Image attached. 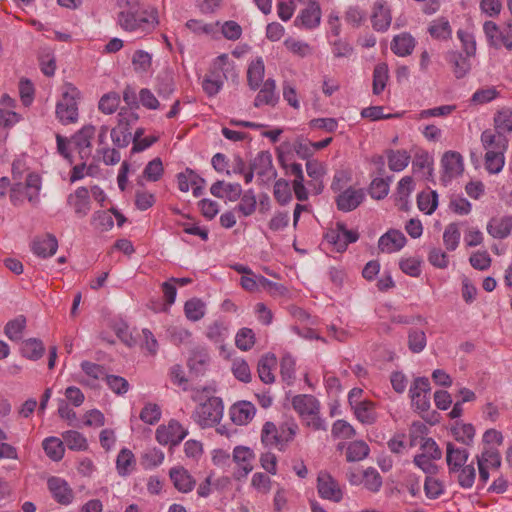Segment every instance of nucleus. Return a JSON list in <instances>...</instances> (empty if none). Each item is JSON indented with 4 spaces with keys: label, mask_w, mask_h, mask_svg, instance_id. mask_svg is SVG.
I'll use <instances>...</instances> for the list:
<instances>
[{
    "label": "nucleus",
    "mask_w": 512,
    "mask_h": 512,
    "mask_svg": "<svg viewBox=\"0 0 512 512\" xmlns=\"http://www.w3.org/2000/svg\"><path fill=\"white\" fill-rule=\"evenodd\" d=\"M299 432V426L294 419L282 422L279 425L271 421L263 424L261 429V443L265 447L276 448L284 452L294 441Z\"/></svg>",
    "instance_id": "f257e3e1"
},
{
    "label": "nucleus",
    "mask_w": 512,
    "mask_h": 512,
    "mask_svg": "<svg viewBox=\"0 0 512 512\" xmlns=\"http://www.w3.org/2000/svg\"><path fill=\"white\" fill-rule=\"evenodd\" d=\"M117 20L120 27L125 31L148 33L154 30L158 24V12L154 8L121 11Z\"/></svg>",
    "instance_id": "f03ea898"
},
{
    "label": "nucleus",
    "mask_w": 512,
    "mask_h": 512,
    "mask_svg": "<svg viewBox=\"0 0 512 512\" xmlns=\"http://www.w3.org/2000/svg\"><path fill=\"white\" fill-rule=\"evenodd\" d=\"M223 411L224 406L221 398L210 397L196 408L192 417L202 428L213 427L221 421Z\"/></svg>",
    "instance_id": "7ed1b4c3"
},
{
    "label": "nucleus",
    "mask_w": 512,
    "mask_h": 512,
    "mask_svg": "<svg viewBox=\"0 0 512 512\" xmlns=\"http://www.w3.org/2000/svg\"><path fill=\"white\" fill-rule=\"evenodd\" d=\"M77 91L71 89L62 94L56 105V117L63 125L76 123L78 120Z\"/></svg>",
    "instance_id": "20e7f679"
},
{
    "label": "nucleus",
    "mask_w": 512,
    "mask_h": 512,
    "mask_svg": "<svg viewBox=\"0 0 512 512\" xmlns=\"http://www.w3.org/2000/svg\"><path fill=\"white\" fill-rule=\"evenodd\" d=\"M255 460L254 451L247 446H236L232 452V462L236 465V470L233 474L234 478L240 480L247 477L252 472Z\"/></svg>",
    "instance_id": "39448f33"
},
{
    "label": "nucleus",
    "mask_w": 512,
    "mask_h": 512,
    "mask_svg": "<svg viewBox=\"0 0 512 512\" xmlns=\"http://www.w3.org/2000/svg\"><path fill=\"white\" fill-rule=\"evenodd\" d=\"M188 434L186 428H184L177 420H170L167 425H160L156 429V440L161 445H178Z\"/></svg>",
    "instance_id": "423d86ee"
},
{
    "label": "nucleus",
    "mask_w": 512,
    "mask_h": 512,
    "mask_svg": "<svg viewBox=\"0 0 512 512\" xmlns=\"http://www.w3.org/2000/svg\"><path fill=\"white\" fill-rule=\"evenodd\" d=\"M430 382L426 377L416 378L409 390L413 407L420 412H426L430 408Z\"/></svg>",
    "instance_id": "0eeeda50"
},
{
    "label": "nucleus",
    "mask_w": 512,
    "mask_h": 512,
    "mask_svg": "<svg viewBox=\"0 0 512 512\" xmlns=\"http://www.w3.org/2000/svg\"><path fill=\"white\" fill-rule=\"evenodd\" d=\"M252 170H255L261 184H268L277 176V171L273 166L272 155L269 151H261L251 162Z\"/></svg>",
    "instance_id": "6e6552de"
},
{
    "label": "nucleus",
    "mask_w": 512,
    "mask_h": 512,
    "mask_svg": "<svg viewBox=\"0 0 512 512\" xmlns=\"http://www.w3.org/2000/svg\"><path fill=\"white\" fill-rule=\"evenodd\" d=\"M317 491L321 498L335 503L343 499V492L339 483L326 471L318 473Z\"/></svg>",
    "instance_id": "1a4fd4ad"
},
{
    "label": "nucleus",
    "mask_w": 512,
    "mask_h": 512,
    "mask_svg": "<svg viewBox=\"0 0 512 512\" xmlns=\"http://www.w3.org/2000/svg\"><path fill=\"white\" fill-rule=\"evenodd\" d=\"M441 164L443 168V175L441 180L447 184L453 178L459 176L464 169L463 158L460 153L455 151L445 152Z\"/></svg>",
    "instance_id": "9d476101"
},
{
    "label": "nucleus",
    "mask_w": 512,
    "mask_h": 512,
    "mask_svg": "<svg viewBox=\"0 0 512 512\" xmlns=\"http://www.w3.org/2000/svg\"><path fill=\"white\" fill-rule=\"evenodd\" d=\"M47 486L53 499L57 503L61 505H69L73 502V490L64 479L52 476L48 479Z\"/></svg>",
    "instance_id": "9b49d317"
},
{
    "label": "nucleus",
    "mask_w": 512,
    "mask_h": 512,
    "mask_svg": "<svg viewBox=\"0 0 512 512\" xmlns=\"http://www.w3.org/2000/svg\"><path fill=\"white\" fill-rule=\"evenodd\" d=\"M96 133V128L93 125L83 126L72 138L78 154L82 160H87L92 153L91 141Z\"/></svg>",
    "instance_id": "f8f14e48"
},
{
    "label": "nucleus",
    "mask_w": 512,
    "mask_h": 512,
    "mask_svg": "<svg viewBox=\"0 0 512 512\" xmlns=\"http://www.w3.org/2000/svg\"><path fill=\"white\" fill-rule=\"evenodd\" d=\"M365 193L363 189L349 187L336 197L338 210L350 212L355 210L364 200Z\"/></svg>",
    "instance_id": "ddd939ff"
},
{
    "label": "nucleus",
    "mask_w": 512,
    "mask_h": 512,
    "mask_svg": "<svg viewBox=\"0 0 512 512\" xmlns=\"http://www.w3.org/2000/svg\"><path fill=\"white\" fill-rule=\"evenodd\" d=\"M407 242L405 235L396 229H390L378 240V249L383 253H394L401 250Z\"/></svg>",
    "instance_id": "4468645a"
},
{
    "label": "nucleus",
    "mask_w": 512,
    "mask_h": 512,
    "mask_svg": "<svg viewBox=\"0 0 512 512\" xmlns=\"http://www.w3.org/2000/svg\"><path fill=\"white\" fill-rule=\"evenodd\" d=\"M67 204L78 217H85L91 210L89 190L86 187H78L74 193L68 195Z\"/></svg>",
    "instance_id": "2eb2a0df"
},
{
    "label": "nucleus",
    "mask_w": 512,
    "mask_h": 512,
    "mask_svg": "<svg viewBox=\"0 0 512 512\" xmlns=\"http://www.w3.org/2000/svg\"><path fill=\"white\" fill-rule=\"evenodd\" d=\"M469 458V452L466 448L458 447L448 442L446 445V462L449 473H455L466 464Z\"/></svg>",
    "instance_id": "dca6fc26"
},
{
    "label": "nucleus",
    "mask_w": 512,
    "mask_h": 512,
    "mask_svg": "<svg viewBox=\"0 0 512 512\" xmlns=\"http://www.w3.org/2000/svg\"><path fill=\"white\" fill-rule=\"evenodd\" d=\"M391 20V12L386 2L383 0H377L374 3L371 15L373 28L376 31L384 32L390 27Z\"/></svg>",
    "instance_id": "f3484780"
},
{
    "label": "nucleus",
    "mask_w": 512,
    "mask_h": 512,
    "mask_svg": "<svg viewBox=\"0 0 512 512\" xmlns=\"http://www.w3.org/2000/svg\"><path fill=\"white\" fill-rule=\"evenodd\" d=\"M254 99V106L259 108L264 105L276 106L279 101V95L276 92V82L272 78H268L261 86Z\"/></svg>",
    "instance_id": "a211bd4d"
},
{
    "label": "nucleus",
    "mask_w": 512,
    "mask_h": 512,
    "mask_svg": "<svg viewBox=\"0 0 512 512\" xmlns=\"http://www.w3.org/2000/svg\"><path fill=\"white\" fill-rule=\"evenodd\" d=\"M486 230L495 239H505L512 231V215L491 218Z\"/></svg>",
    "instance_id": "6ab92c4d"
},
{
    "label": "nucleus",
    "mask_w": 512,
    "mask_h": 512,
    "mask_svg": "<svg viewBox=\"0 0 512 512\" xmlns=\"http://www.w3.org/2000/svg\"><path fill=\"white\" fill-rule=\"evenodd\" d=\"M481 143L486 152H505L508 147L507 137L491 129H487L482 132Z\"/></svg>",
    "instance_id": "aec40b11"
},
{
    "label": "nucleus",
    "mask_w": 512,
    "mask_h": 512,
    "mask_svg": "<svg viewBox=\"0 0 512 512\" xmlns=\"http://www.w3.org/2000/svg\"><path fill=\"white\" fill-rule=\"evenodd\" d=\"M170 479L174 487L182 493L191 492L195 485L196 480L184 467H174L170 470Z\"/></svg>",
    "instance_id": "412c9836"
},
{
    "label": "nucleus",
    "mask_w": 512,
    "mask_h": 512,
    "mask_svg": "<svg viewBox=\"0 0 512 512\" xmlns=\"http://www.w3.org/2000/svg\"><path fill=\"white\" fill-rule=\"evenodd\" d=\"M255 407L247 401L238 402L231 406L229 415L233 423L236 425H246L255 416Z\"/></svg>",
    "instance_id": "4be33fe9"
},
{
    "label": "nucleus",
    "mask_w": 512,
    "mask_h": 512,
    "mask_svg": "<svg viewBox=\"0 0 512 512\" xmlns=\"http://www.w3.org/2000/svg\"><path fill=\"white\" fill-rule=\"evenodd\" d=\"M58 248V241L52 234L36 237L32 242V251L35 255L47 258L53 256Z\"/></svg>",
    "instance_id": "5701e85b"
},
{
    "label": "nucleus",
    "mask_w": 512,
    "mask_h": 512,
    "mask_svg": "<svg viewBox=\"0 0 512 512\" xmlns=\"http://www.w3.org/2000/svg\"><path fill=\"white\" fill-rule=\"evenodd\" d=\"M291 404L299 417L303 415H311L314 411L320 410L321 408L319 400L315 396L308 394H299L294 396Z\"/></svg>",
    "instance_id": "b1692460"
},
{
    "label": "nucleus",
    "mask_w": 512,
    "mask_h": 512,
    "mask_svg": "<svg viewBox=\"0 0 512 512\" xmlns=\"http://www.w3.org/2000/svg\"><path fill=\"white\" fill-rule=\"evenodd\" d=\"M230 70H233V62L230 61L227 54H221L213 60L205 76L211 79H218L224 84Z\"/></svg>",
    "instance_id": "393cba45"
},
{
    "label": "nucleus",
    "mask_w": 512,
    "mask_h": 512,
    "mask_svg": "<svg viewBox=\"0 0 512 512\" xmlns=\"http://www.w3.org/2000/svg\"><path fill=\"white\" fill-rule=\"evenodd\" d=\"M415 46V38L407 32L395 35L391 42L392 52L399 57H406L411 55Z\"/></svg>",
    "instance_id": "a878e982"
},
{
    "label": "nucleus",
    "mask_w": 512,
    "mask_h": 512,
    "mask_svg": "<svg viewBox=\"0 0 512 512\" xmlns=\"http://www.w3.org/2000/svg\"><path fill=\"white\" fill-rule=\"evenodd\" d=\"M384 154L388 167L393 172L403 171L411 160L410 153L405 149H387Z\"/></svg>",
    "instance_id": "bb28decb"
},
{
    "label": "nucleus",
    "mask_w": 512,
    "mask_h": 512,
    "mask_svg": "<svg viewBox=\"0 0 512 512\" xmlns=\"http://www.w3.org/2000/svg\"><path fill=\"white\" fill-rule=\"evenodd\" d=\"M265 65L261 57L252 60L247 69V82L252 90H257L265 82Z\"/></svg>",
    "instance_id": "cd10ccee"
},
{
    "label": "nucleus",
    "mask_w": 512,
    "mask_h": 512,
    "mask_svg": "<svg viewBox=\"0 0 512 512\" xmlns=\"http://www.w3.org/2000/svg\"><path fill=\"white\" fill-rule=\"evenodd\" d=\"M451 434L456 441L471 446L474 442L475 428L470 423L456 421L451 427Z\"/></svg>",
    "instance_id": "c85d7f7f"
},
{
    "label": "nucleus",
    "mask_w": 512,
    "mask_h": 512,
    "mask_svg": "<svg viewBox=\"0 0 512 512\" xmlns=\"http://www.w3.org/2000/svg\"><path fill=\"white\" fill-rule=\"evenodd\" d=\"M470 56L459 52H450L447 61L452 65L453 73L457 79L464 78L471 69Z\"/></svg>",
    "instance_id": "c756f323"
},
{
    "label": "nucleus",
    "mask_w": 512,
    "mask_h": 512,
    "mask_svg": "<svg viewBox=\"0 0 512 512\" xmlns=\"http://www.w3.org/2000/svg\"><path fill=\"white\" fill-rule=\"evenodd\" d=\"M277 365V359L273 354L263 355L258 362V375L262 382L271 384L275 381L273 370Z\"/></svg>",
    "instance_id": "7c9ffc66"
},
{
    "label": "nucleus",
    "mask_w": 512,
    "mask_h": 512,
    "mask_svg": "<svg viewBox=\"0 0 512 512\" xmlns=\"http://www.w3.org/2000/svg\"><path fill=\"white\" fill-rule=\"evenodd\" d=\"M356 419L362 424L371 425L376 422L377 413L374 402L364 400L352 408Z\"/></svg>",
    "instance_id": "2f4dec72"
},
{
    "label": "nucleus",
    "mask_w": 512,
    "mask_h": 512,
    "mask_svg": "<svg viewBox=\"0 0 512 512\" xmlns=\"http://www.w3.org/2000/svg\"><path fill=\"white\" fill-rule=\"evenodd\" d=\"M136 467V459L131 450L123 448L117 455L116 469L120 476L130 475Z\"/></svg>",
    "instance_id": "473e14b6"
},
{
    "label": "nucleus",
    "mask_w": 512,
    "mask_h": 512,
    "mask_svg": "<svg viewBox=\"0 0 512 512\" xmlns=\"http://www.w3.org/2000/svg\"><path fill=\"white\" fill-rule=\"evenodd\" d=\"M20 351L23 357L36 361L43 356L45 347L40 339L29 338L22 342Z\"/></svg>",
    "instance_id": "72a5a7b5"
},
{
    "label": "nucleus",
    "mask_w": 512,
    "mask_h": 512,
    "mask_svg": "<svg viewBox=\"0 0 512 512\" xmlns=\"http://www.w3.org/2000/svg\"><path fill=\"white\" fill-rule=\"evenodd\" d=\"M477 464H481L491 469H499L501 466V456L497 448L485 446L480 455L476 456Z\"/></svg>",
    "instance_id": "f704fd0d"
},
{
    "label": "nucleus",
    "mask_w": 512,
    "mask_h": 512,
    "mask_svg": "<svg viewBox=\"0 0 512 512\" xmlns=\"http://www.w3.org/2000/svg\"><path fill=\"white\" fill-rule=\"evenodd\" d=\"M417 206L420 211L431 215L438 206V194L434 190L422 191L417 196Z\"/></svg>",
    "instance_id": "c9c22d12"
},
{
    "label": "nucleus",
    "mask_w": 512,
    "mask_h": 512,
    "mask_svg": "<svg viewBox=\"0 0 512 512\" xmlns=\"http://www.w3.org/2000/svg\"><path fill=\"white\" fill-rule=\"evenodd\" d=\"M26 327V318L23 315H19L16 318L7 322L4 327V334L14 342H18L22 339L23 331Z\"/></svg>",
    "instance_id": "e433bc0d"
},
{
    "label": "nucleus",
    "mask_w": 512,
    "mask_h": 512,
    "mask_svg": "<svg viewBox=\"0 0 512 512\" xmlns=\"http://www.w3.org/2000/svg\"><path fill=\"white\" fill-rule=\"evenodd\" d=\"M495 131L505 135L512 132V109L504 107L494 115Z\"/></svg>",
    "instance_id": "4c0bfd02"
},
{
    "label": "nucleus",
    "mask_w": 512,
    "mask_h": 512,
    "mask_svg": "<svg viewBox=\"0 0 512 512\" xmlns=\"http://www.w3.org/2000/svg\"><path fill=\"white\" fill-rule=\"evenodd\" d=\"M46 455L53 461H59L64 456V443L57 437H48L42 443Z\"/></svg>",
    "instance_id": "58836bf2"
},
{
    "label": "nucleus",
    "mask_w": 512,
    "mask_h": 512,
    "mask_svg": "<svg viewBox=\"0 0 512 512\" xmlns=\"http://www.w3.org/2000/svg\"><path fill=\"white\" fill-rule=\"evenodd\" d=\"M370 452L368 444L362 440L349 443L346 450L348 462H357L365 459Z\"/></svg>",
    "instance_id": "ea45409f"
},
{
    "label": "nucleus",
    "mask_w": 512,
    "mask_h": 512,
    "mask_svg": "<svg viewBox=\"0 0 512 512\" xmlns=\"http://www.w3.org/2000/svg\"><path fill=\"white\" fill-rule=\"evenodd\" d=\"M63 443L70 449L75 451H84L88 447L87 439L83 434L75 430H69L62 434Z\"/></svg>",
    "instance_id": "a19ab883"
},
{
    "label": "nucleus",
    "mask_w": 512,
    "mask_h": 512,
    "mask_svg": "<svg viewBox=\"0 0 512 512\" xmlns=\"http://www.w3.org/2000/svg\"><path fill=\"white\" fill-rule=\"evenodd\" d=\"M388 78V66L385 63L377 64L373 71V94L379 95L384 91Z\"/></svg>",
    "instance_id": "79ce46f5"
},
{
    "label": "nucleus",
    "mask_w": 512,
    "mask_h": 512,
    "mask_svg": "<svg viewBox=\"0 0 512 512\" xmlns=\"http://www.w3.org/2000/svg\"><path fill=\"white\" fill-rule=\"evenodd\" d=\"M120 105V95L117 92H108L104 94L98 103V109L103 114L111 115L115 113Z\"/></svg>",
    "instance_id": "37998d69"
},
{
    "label": "nucleus",
    "mask_w": 512,
    "mask_h": 512,
    "mask_svg": "<svg viewBox=\"0 0 512 512\" xmlns=\"http://www.w3.org/2000/svg\"><path fill=\"white\" fill-rule=\"evenodd\" d=\"M24 186L25 194L29 202L36 204L39 200L41 189V178L35 173H30L26 178Z\"/></svg>",
    "instance_id": "c03bdc74"
},
{
    "label": "nucleus",
    "mask_w": 512,
    "mask_h": 512,
    "mask_svg": "<svg viewBox=\"0 0 512 512\" xmlns=\"http://www.w3.org/2000/svg\"><path fill=\"white\" fill-rule=\"evenodd\" d=\"M110 137L115 147L125 148L132 141V133L130 128L118 125L110 131Z\"/></svg>",
    "instance_id": "a18cd8bd"
},
{
    "label": "nucleus",
    "mask_w": 512,
    "mask_h": 512,
    "mask_svg": "<svg viewBox=\"0 0 512 512\" xmlns=\"http://www.w3.org/2000/svg\"><path fill=\"white\" fill-rule=\"evenodd\" d=\"M257 201L253 190L246 191L239 204L235 207V211L239 212L244 217L251 216L256 211Z\"/></svg>",
    "instance_id": "49530a36"
},
{
    "label": "nucleus",
    "mask_w": 512,
    "mask_h": 512,
    "mask_svg": "<svg viewBox=\"0 0 512 512\" xmlns=\"http://www.w3.org/2000/svg\"><path fill=\"white\" fill-rule=\"evenodd\" d=\"M186 317L191 321H198L205 315V304L198 298H192L185 303Z\"/></svg>",
    "instance_id": "de8ad7c7"
},
{
    "label": "nucleus",
    "mask_w": 512,
    "mask_h": 512,
    "mask_svg": "<svg viewBox=\"0 0 512 512\" xmlns=\"http://www.w3.org/2000/svg\"><path fill=\"white\" fill-rule=\"evenodd\" d=\"M505 152L490 151L485 154V168L491 174H498L505 164Z\"/></svg>",
    "instance_id": "09e8293b"
},
{
    "label": "nucleus",
    "mask_w": 512,
    "mask_h": 512,
    "mask_svg": "<svg viewBox=\"0 0 512 512\" xmlns=\"http://www.w3.org/2000/svg\"><path fill=\"white\" fill-rule=\"evenodd\" d=\"M256 341L255 333L252 329L244 327L241 328L235 336V345L242 351L250 350Z\"/></svg>",
    "instance_id": "8fccbe9b"
},
{
    "label": "nucleus",
    "mask_w": 512,
    "mask_h": 512,
    "mask_svg": "<svg viewBox=\"0 0 512 512\" xmlns=\"http://www.w3.org/2000/svg\"><path fill=\"white\" fill-rule=\"evenodd\" d=\"M430 35L436 39H448L451 36V27L449 21L445 18L434 20L428 29Z\"/></svg>",
    "instance_id": "3c124183"
},
{
    "label": "nucleus",
    "mask_w": 512,
    "mask_h": 512,
    "mask_svg": "<svg viewBox=\"0 0 512 512\" xmlns=\"http://www.w3.org/2000/svg\"><path fill=\"white\" fill-rule=\"evenodd\" d=\"M362 483L371 492H378L382 487V477L375 468L369 467L362 474Z\"/></svg>",
    "instance_id": "603ef678"
},
{
    "label": "nucleus",
    "mask_w": 512,
    "mask_h": 512,
    "mask_svg": "<svg viewBox=\"0 0 512 512\" xmlns=\"http://www.w3.org/2000/svg\"><path fill=\"white\" fill-rule=\"evenodd\" d=\"M143 133L144 130L142 128H138L135 131L132 139L133 146L131 153L142 152L152 146L158 140V138L154 136L143 137Z\"/></svg>",
    "instance_id": "864d4df0"
},
{
    "label": "nucleus",
    "mask_w": 512,
    "mask_h": 512,
    "mask_svg": "<svg viewBox=\"0 0 512 512\" xmlns=\"http://www.w3.org/2000/svg\"><path fill=\"white\" fill-rule=\"evenodd\" d=\"M273 195L280 205L288 204L292 199L288 181L285 179H278L274 184Z\"/></svg>",
    "instance_id": "5fc2aeb1"
},
{
    "label": "nucleus",
    "mask_w": 512,
    "mask_h": 512,
    "mask_svg": "<svg viewBox=\"0 0 512 512\" xmlns=\"http://www.w3.org/2000/svg\"><path fill=\"white\" fill-rule=\"evenodd\" d=\"M206 336L215 343H221L228 337V327L222 321H214L207 327Z\"/></svg>",
    "instance_id": "6e6d98bb"
},
{
    "label": "nucleus",
    "mask_w": 512,
    "mask_h": 512,
    "mask_svg": "<svg viewBox=\"0 0 512 512\" xmlns=\"http://www.w3.org/2000/svg\"><path fill=\"white\" fill-rule=\"evenodd\" d=\"M284 45L288 51L302 58L312 54V47L302 40L289 37L284 41Z\"/></svg>",
    "instance_id": "4d7b16f0"
},
{
    "label": "nucleus",
    "mask_w": 512,
    "mask_h": 512,
    "mask_svg": "<svg viewBox=\"0 0 512 512\" xmlns=\"http://www.w3.org/2000/svg\"><path fill=\"white\" fill-rule=\"evenodd\" d=\"M460 241V230L458 224L450 223L443 233V242L448 251H454Z\"/></svg>",
    "instance_id": "13d9d810"
},
{
    "label": "nucleus",
    "mask_w": 512,
    "mask_h": 512,
    "mask_svg": "<svg viewBox=\"0 0 512 512\" xmlns=\"http://www.w3.org/2000/svg\"><path fill=\"white\" fill-rule=\"evenodd\" d=\"M427 339L424 331L411 329L408 333V347L413 353H420L426 347Z\"/></svg>",
    "instance_id": "bf43d9fd"
},
{
    "label": "nucleus",
    "mask_w": 512,
    "mask_h": 512,
    "mask_svg": "<svg viewBox=\"0 0 512 512\" xmlns=\"http://www.w3.org/2000/svg\"><path fill=\"white\" fill-rule=\"evenodd\" d=\"M152 64L151 55L143 50H137L132 57L133 69L137 73H146Z\"/></svg>",
    "instance_id": "052dcab7"
},
{
    "label": "nucleus",
    "mask_w": 512,
    "mask_h": 512,
    "mask_svg": "<svg viewBox=\"0 0 512 512\" xmlns=\"http://www.w3.org/2000/svg\"><path fill=\"white\" fill-rule=\"evenodd\" d=\"M164 173L163 164L160 158H154L145 166L143 177L151 182L158 181Z\"/></svg>",
    "instance_id": "680f3d73"
},
{
    "label": "nucleus",
    "mask_w": 512,
    "mask_h": 512,
    "mask_svg": "<svg viewBox=\"0 0 512 512\" xmlns=\"http://www.w3.org/2000/svg\"><path fill=\"white\" fill-rule=\"evenodd\" d=\"M424 491L429 499H437L444 493V485L434 475L426 476Z\"/></svg>",
    "instance_id": "e2e57ef3"
},
{
    "label": "nucleus",
    "mask_w": 512,
    "mask_h": 512,
    "mask_svg": "<svg viewBox=\"0 0 512 512\" xmlns=\"http://www.w3.org/2000/svg\"><path fill=\"white\" fill-rule=\"evenodd\" d=\"M435 459L426 457V454H417L414 456L413 463L421 469L426 476L436 475L439 471L438 465L434 463Z\"/></svg>",
    "instance_id": "0e129e2a"
},
{
    "label": "nucleus",
    "mask_w": 512,
    "mask_h": 512,
    "mask_svg": "<svg viewBox=\"0 0 512 512\" xmlns=\"http://www.w3.org/2000/svg\"><path fill=\"white\" fill-rule=\"evenodd\" d=\"M232 373L239 381L248 383L251 380V371L244 359H234L231 367Z\"/></svg>",
    "instance_id": "69168bd1"
},
{
    "label": "nucleus",
    "mask_w": 512,
    "mask_h": 512,
    "mask_svg": "<svg viewBox=\"0 0 512 512\" xmlns=\"http://www.w3.org/2000/svg\"><path fill=\"white\" fill-rule=\"evenodd\" d=\"M140 419L149 425L157 423L161 418V409L155 403H147L140 412Z\"/></svg>",
    "instance_id": "338daca9"
},
{
    "label": "nucleus",
    "mask_w": 512,
    "mask_h": 512,
    "mask_svg": "<svg viewBox=\"0 0 512 512\" xmlns=\"http://www.w3.org/2000/svg\"><path fill=\"white\" fill-rule=\"evenodd\" d=\"M251 487L258 493L268 494L272 488V480L262 472H256L251 478Z\"/></svg>",
    "instance_id": "774afa93"
}]
</instances>
